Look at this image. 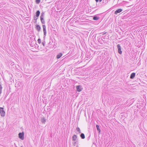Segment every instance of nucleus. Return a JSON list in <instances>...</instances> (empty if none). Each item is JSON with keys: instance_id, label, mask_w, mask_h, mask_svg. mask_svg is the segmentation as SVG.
Instances as JSON below:
<instances>
[{"instance_id": "412c9836", "label": "nucleus", "mask_w": 147, "mask_h": 147, "mask_svg": "<svg viewBox=\"0 0 147 147\" xmlns=\"http://www.w3.org/2000/svg\"><path fill=\"white\" fill-rule=\"evenodd\" d=\"M38 43L40 44L41 43V39L39 38L38 40Z\"/></svg>"}, {"instance_id": "2eb2a0df", "label": "nucleus", "mask_w": 147, "mask_h": 147, "mask_svg": "<svg viewBox=\"0 0 147 147\" xmlns=\"http://www.w3.org/2000/svg\"><path fill=\"white\" fill-rule=\"evenodd\" d=\"M46 119L44 117H42L41 118V122L42 123L44 124L46 122Z\"/></svg>"}, {"instance_id": "9d476101", "label": "nucleus", "mask_w": 147, "mask_h": 147, "mask_svg": "<svg viewBox=\"0 0 147 147\" xmlns=\"http://www.w3.org/2000/svg\"><path fill=\"white\" fill-rule=\"evenodd\" d=\"M24 133L23 132L20 133L18 134L19 138H24Z\"/></svg>"}, {"instance_id": "dca6fc26", "label": "nucleus", "mask_w": 147, "mask_h": 147, "mask_svg": "<svg viewBox=\"0 0 147 147\" xmlns=\"http://www.w3.org/2000/svg\"><path fill=\"white\" fill-rule=\"evenodd\" d=\"M34 18V24H36V23L37 22V20L38 18H37V17H36L34 16L33 17Z\"/></svg>"}, {"instance_id": "f3484780", "label": "nucleus", "mask_w": 147, "mask_h": 147, "mask_svg": "<svg viewBox=\"0 0 147 147\" xmlns=\"http://www.w3.org/2000/svg\"><path fill=\"white\" fill-rule=\"evenodd\" d=\"M80 136L82 138H85L84 134L83 133H81L80 135Z\"/></svg>"}, {"instance_id": "f03ea898", "label": "nucleus", "mask_w": 147, "mask_h": 147, "mask_svg": "<svg viewBox=\"0 0 147 147\" xmlns=\"http://www.w3.org/2000/svg\"><path fill=\"white\" fill-rule=\"evenodd\" d=\"M0 114L2 117H4L5 115V112L3 110V108L0 107Z\"/></svg>"}, {"instance_id": "b1692460", "label": "nucleus", "mask_w": 147, "mask_h": 147, "mask_svg": "<svg viewBox=\"0 0 147 147\" xmlns=\"http://www.w3.org/2000/svg\"><path fill=\"white\" fill-rule=\"evenodd\" d=\"M102 0H99V1H100V2H101L102 1Z\"/></svg>"}, {"instance_id": "6e6552de", "label": "nucleus", "mask_w": 147, "mask_h": 147, "mask_svg": "<svg viewBox=\"0 0 147 147\" xmlns=\"http://www.w3.org/2000/svg\"><path fill=\"white\" fill-rule=\"evenodd\" d=\"M122 11L123 9H122L121 8L115 11L114 13L115 14L117 15L118 13L121 12Z\"/></svg>"}, {"instance_id": "423d86ee", "label": "nucleus", "mask_w": 147, "mask_h": 147, "mask_svg": "<svg viewBox=\"0 0 147 147\" xmlns=\"http://www.w3.org/2000/svg\"><path fill=\"white\" fill-rule=\"evenodd\" d=\"M42 28L43 29V31L44 32V37L43 38H45V36L47 34V32L46 30V26L45 25H42Z\"/></svg>"}, {"instance_id": "393cba45", "label": "nucleus", "mask_w": 147, "mask_h": 147, "mask_svg": "<svg viewBox=\"0 0 147 147\" xmlns=\"http://www.w3.org/2000/svg\"><path fill=\"white\" fill-rule=\"evenodd\" d=\"M22 140H23L24 138H20Z\"/></svg>"}, {"instance_id": "0eeeda50", "label": "nucleus", "mask_w": 147, "mask_h": 147, "mask_svg": "<svg viewBox=\"0 0 147 147\" xmlns=\"http://www.w3.org/2000/svg\"><path fill=\"white\" fill-rule=\"evenodd\" d=\"M76 90L79 92L81 91L83 89L82 86L81 85L76 86Z\"/></svg>"}, {"instance_id": "4be33fe9", "label": "nucleus", "mask_w": 147, "mask_h": 147, "mask_svg": "<svg viewBox=\"0 0 147 147\" xmlns=\"http://www.w3.org/2000/svg\"><path fill=\"white\" fill-rule=\"evenodd\" d=\"M72 138H77V136L76 135H74L72 137Z\"/></svg>"}, {"instance_id": "ddd939ff", "label": "nucleus", "mask_w": 147, "mask_h": 147, "mask_svg": "<svg viewBox=\"0 0 147 147\" xmlns=\"http://www.w3.org/2000/svg\"><path fill=\"white\" fill-rule=\"evenodd\" d=\"M96 128L98 133L99 134L100 133V128L99 126L98 125H96Z\"/></svg>"}, {"instance_id": "6ab92c4d", "label": "nucleus", "mask_w": 147, "mask_h": 147, "mask_svg": "<svg viewBox=\"0 0 147 147\" xmlns=\"http://www.w3.org/2000/svg\"><path fill=\"white\" fill-rule=\"evenodd\" d=\"M45 38H44V40H43V42H42V45L44 47L45 46V45L46 43L45 41Z\"/></svg>"}, {"instance_id": "a878e982", "label": "nucleus", "mask_w": 147, "mask_h": 147, "mask_svg": "<svg viewBox=\"0 0 147 147\" xmlns=\"http://www.w3.org/2000/svg\"><path fill=\"white\" fill-rule=\"evenodd\" d=\"M21 147H22V146Z\"/></svg>"}, {"instance_id": "7ed1b4c3", "label": "nucleus", "mask_w": 147, "mask_h": 147, "mask_svg": "<svg viewBox=\"0 0 147 147\" xmlns=\"http://www.w3.org/2000/svg\"><path fill=\"white\" fill-rule=\"evenodd\" d=\"M100 14H98L93 16H92L93 20H94L97 21L100 19Z\"/></svg>"}, {"instance_id": "4468645a", "label": "nucleus", "mask_w": 147, "mask_h": 147, "mask_svg": "<svg viewBox=\"0 0 147 147\" xmlns=\"http://www.w3.org/2000/svg\"><path fill=\"white\" fill-rule=\"evenodd\" d=\"M62 55L63 54L62 53H59L57 55L56 58L57 59H59L62 56Z\"/></svg>"}, {"instance_id": "a211bd4d", "label": "nucleus", "mask_w": 147, "mask_h": 147, "mask_svg": "<svg viewBox=\"0 0 147 147\" xmlns=\"http://www.w3.org/2000/svg\"><path fill=\"white\" fill-rule=\"evenodd\" d=\"M76 130L79 133H81V131H80V128L79 127H77V128H76Z\"/></svg>"}, {"instance_id": "5701e85b", "label": "nucleus", "mask_w": 147, "mask_h": 147, "mask_svg": "<svg viewBox=\"0 0 147 147\" xmlns=\"http://www.w3.org/2000/svg\"><path fill=\"white\" fill-rule=\"evenodd\" d=\"M96 2H98L99 1V0H95Z\"/></svg>"}, {"instance_id": "9b49d317", "label": "nucleus", "mask_w": 147, "mask_h": 147, "mask_svg": "<svg viewBox=\"0 0 147 147\" xmlns=\"http://www.w3.org/2000/svg\"><path fill=\"white\" fill-rule=\"evenodd\" d=\"M36 29L38 32H40L41 30V27L39 25H36Z\"/></svg>"}, {"instance_id": "f257e3e1", "label": "nucleus", "mask_w": 147, "mask_h": 147, "mask_svg": "<svg viewBox=\"0 0 147 147\" xmlns=\"http://www.w3.org/2000/svg\"><path fill=\"white\" fill-rule=\"evenodd\" d=\"M44 15L45 13L44 12H42L40 17L41 22L42 24H45V23L44 19Z\"/></svg>"}, {"instance_id": "f8f14e48", "label": "nucleus", "mask_w": 147, "mask_h": 147, "mask_svg": "<svg viewBox=\"0 0 147 147\" xmlns=\"http://www.w3.org/2000/svg\"><path fill=\"white\" fill-rule=\"evenodd\" d=\"M136 75V74L135 73H132L130 75V78L131 79H133L134 78Z\"/></svg>"}, {"instance_id": "1a4fd4ad", "label": "nucleus", "mask_w": 147, "mask_h": 147, "mask_svg": "<svg viewBox=\"0 0 147 147\" xmlns=\"http://www.w3.org/2000/svg\"><path fill=\"white\" fill-rule=\"evenodd\" d=\"M40 12L39 10H37L35 13L36 14L34 16L37 17V18H38L40 15Z\"/></svg>"}, {"instance_id": "aec40b11", "label": "nucleus", "mask_w": 147, "mask_h": 147, "mask_svg": "<svg viewBox=\"0 0 147 147\" xmlns=\"http://www.w3.org/2000/svg\"><path fill=\"white\" fill-rule=\"evenodd\" d=\"M40 2V0H36L35 2L37 4H39Z\"/></svg>"}, {"instance_id": "39448f33", "label": "nucleus", "mask_w": 147, "mask_h": 147, "mask_svg": "<svg viewBox=\"0 0 147 147\" xmlns=\"http://www.w3.org/2000/svg\"><path fill=\"white\" fill-rule=\"evenodd\" d=\"M76 139L77 138H72V140L73 141V144L74 146L76 145V147H78V141L76 140Z\"/></svg>"}, {"instance_id": "20e7f679", "label": "nucleus", "mask_w": 147, "mask_h": 147, "mask_svg": "<svg viewBox=\"0 0 147 147\" xmlns=\"http://www.w3.org/2000/svg\"><path fill=\"white\" fill-rule=\"evenodd\" d=\"M117 47L118 49V53L120 55L122 54V48L120 46V45L119 44L117 45Z\"/></svg>"}]
</instances>
